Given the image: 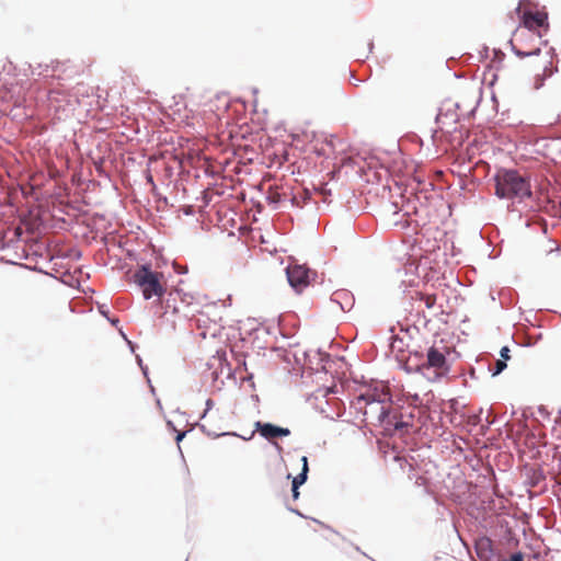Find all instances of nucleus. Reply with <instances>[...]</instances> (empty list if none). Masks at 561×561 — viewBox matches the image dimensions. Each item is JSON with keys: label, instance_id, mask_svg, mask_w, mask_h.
<instances>
[{"label": "nucleus", "instance_id": "1", "mask_svg": "<svg viewBox=\"0 0 561 561\" xmlns=\"http://www.w3.org/2000/svg\"><path fill=\"white\" fill-rule=\"evenodd\" d=\"M495 195L522 203L531 198L530 180L516 170L500 169L494 175Z\"/></svg>", "mask_w": 561, "mask_h": 561}, {"label": "nucleus", "instance_id": "2", "mask_svg": "<svg viewBox=\"0 0 561 561\" xmlns=\"http://www.w3.org/2000/svg\"><path fill=\"white\" fill-rule=\"evenodd\" d=\"M134 283L140 288L145 299H161L165 294L162 273L154 272L148 266L144 265L135 272Z\"/></svg>", "mask_w": 561, "mask_h": 561}, {"label": "nucleus", "instance_id": "3", "mask_svg": "<svg viewBox=\"0 0 561 561\" xmlns=\"http://www.w3.org/2000/svg\"><path fill=\"white\" fill-rule=\"evenodd\" d=\"M196 330L202 339H215L221 334L224 329L221 317L215 306H206L194 316Z\"/></svg>", "mask_w": 561, "mask_h": 561}, {"label": "nucleus", "instance_id": "4", "mask_svg": "<svg viewBox=\"0 0 561 561\" xmlns=\"http://www.w3.org/2000/svg\"><path fill=\"white\" fill-rule=\"evenodd\" d=\"M387 393H377L373 391H366L365 393H362L357 397V404L365 403L366 407L369 408L368 410L364 411V414L367 415L368 413H377L378 421L385 422L388 420L389 413L388 408L386 407V398Z\"/></svg>", "mask_w": 561, "mask_h": 561}, {"label": "nucleus", "instance_id": "5", "mask_svg": "<svg viewBox=\"0 0 561 561\" xmlns=\"http://www.w3.org/2000/svg\"><path fill=\"white\" fill-rule=\"evenodd\" d=\"M287 278L290 286L301 293L307 288L316 277V272L309 270L306 265L294 264L286 270Z\"/></svg>", "mask_w": 561, "mask_h": 561}, {"label": "nucleus", "instance_id": "6", "mask_svg": "<svg viewBox=\"0 0 561 561\" xmlns=\"http://www.w3.org/2000/svg\"><path fill=\"white\" fill-rule=\"evenodd\" d=\"M449 353L448 347L445 345H433L428 348L426 355V363L423 367L434 368L437 375H442L448 370L446 355Z\"/></svg>", "mask_w": 561, "mask_h": 561}, {"label": "nucleus", "instance_id": "7", "mask_svg": "<svg viewBox=\"0 0 561 561\" xmlns=\"http://www.w3.org/2000/svg\"><path fill=\"white\" fill-rule=\"evenodd\" d=\"M192 299L193 297L191 295L182 294L180 289H174L170 290L167 294V297H162L160 300L164 312L171 310L173 313H179L180 307L178 306V301L181 300L190 305Z\"/></svg>", "mask_w": 561, "mask_h": 561}, {"label": "nucleus", "instance_id": "8", "mask_svg": "<svg viewBox=\"0 0 561 561\" xmlns=\"http://www.w3.org/2000/svg\"><path fill=\"white\" fill-rule=\"evenodd\" d=\"M255 430L266 439L290 435V431L288 428L279 427L271 423L256 422Z\"/></svg>", "mask_w": 561, "mask_h": 561}, {"label": "nucleus", "instance_id": "9", "mask_svg": "<svg viewBox=\"0 0 561 561\" xmlns=\"http://www.w3.org/2000/svg\"><path fill=\"white\" fill-rule=\"evenodd\" d=\"M548 15L546 12H525L523 15L524 26L530 31H536L540 27L548 26Z\"/></svg>", "mask_w": 561, "mask_h": 561}, {"label": "nucleus", "instance_id": "10", "mask_svg": "<svg viewBox=\"0 0 561 561\" xmlns=\"http://www.w3.org/2000/svg\"><path fill=\"white\" fill-rule=\"evenodd\" d=\"M302 470L301 472L296 476L294 479H293V486H295V489H298L299 485L304 484L307 480V473H308V459L306 456L302 457Z\"/></svg>", "mask_w": 561, "mask_h": 561}, {"label": "nucleus", "instance_id": "11", "mask_svg": "<svg viewBox=\"0 0 561 561\" xmlns=\"http://www.w3.org/2000/svg\"><path fill=\"white\" fill-rule=\"evenodd\" d=\"M417 295L420 296V299L425 304L427 309H432L435 307L437 300L436 295L423 293H417Z\"/></svg>", "mask_w": 561, "mask_h": 561}, {"label": "nucleus", "instance_id": "12", "mask_svg": "<svg viewBox=\"0 0 561 561\" xmlns=\"http://www.w3.org/2000/svg\"><path fill=\"white\" fill-rule=\"evenodd\" d=\"M506 368V362L504 359H497L495 362V366H494V370H493V375H499L500 373H502L504 369Z\"/></svg>", "mask_w": 561, "mask_h": 561}, {"label": "nucleus", "instance_id": "13", "mask_svg": "<svg viewBox=\"0 0 561 561\" xmlns=\"http://www.w3.org/2000/svg\"><path fill=\"white\" fill-rule=\"evenodd\" d=\"M552 433L557 438L561 439V419L556 421Z\"/></svg>", "mask_w": 561, "mask_h": 561}, {"label": "nucleus", "instance_id": "14", "mask_svg": "<svg viewBox=\"0 0 561 561\" xmlns=\"http://www.w3.org/2000/svg\"><path fill=\"white\" fill-rule=\"evenodd\" d=\"M447 117V115L443 114V113H439L437 115V118H436V123L439 125V128L443 130L444 129V125H445V118Z\"/></svg>", "mask_w": 561, "mask_h": 561}, {"label": "nucleus", "instance_id": "15", "mask_svg": "<svg viewBox=\"0 0 561 561\" xmlns=\"http://www.w3.org/2000/svg\"><path fill=\"white\" fill-rule=\"evenodd\" d=\"M500 353H501V357H502L501 359H504L506 362L510 358V355H508L510 348L507 346L502 347Z\"/></svg>", "mask_w": 561, "mask_h": 561}, {"label": "nucleus", "instance_id": "16", "mask_svg": "<svg viewBox=\"0 0 561 561\" xmlns=\"http://www.w3.org/2000/svg\"><path fill=\"white\" fill-rule=\"evenodd\" d=\"M542 84H543V77H541V76H537V77L535 78L534 88H535V89H539V88H541V87H542Z\"/></svg>", "mask_w": 561, "mask_h": 561}, {"label": "nucleus", "instance_id": "17", "mask_svg": "<svg viewBox=\"0 0 561 561\" xmlns=\"http://www.w3.org/2000/svg\"><path fill=\"white\" fill-rule=\"evenodd\" d=\"M511 561H524V556L518 552L511 556Z\"/></svg>", "mask_w": 561, "mask_h": 561}, {"label": "nucleus", "instance_id": "18", "mask_svg": "<svg viewBox=\"0 0 561 561\" xmlns=\"http://www.w3.org/2000/svg\"><path fill=\"white\" fill-rule=\"evenodd\" d=\"M291 491H293V497H294V500H297V499H298V496H299L298 489H295V486H293V490H291Z\"/></svg>", "mask_w": 561, "mask_h": 561}, {"label": "nucleus", "instance_id": "19", "mask_svg": "<svg viewBox=\"0 0 561 561\" xmlns=\"http://www.w3.org/2000/svg\"><path fill=\"white\" fill-rule=\"evenodd\" d=\"M397 430L401 428L404 424L403 423H394L393 424Z\"/></svg>", "mask_w": 561, "mask_h": 561}, {"label": "nucleus", "instance_id": "20", "mask_svg": "<svg viewBox=\"0 0 561 561\" xmlns=\"http://www.w3.org/2000/svg\"><path fill=\"white\" fill-rule=\"evenodd\" d=\"M184 435H185L184 433L179 434V435L176 436V440H178V442H179V440H181V439L184 437Z\"/></svg>", "mask_w": 561, "mask_h": 561}]
</instances>
